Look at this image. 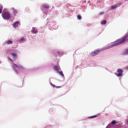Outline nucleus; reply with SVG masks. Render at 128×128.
<instances>
[{"instance_id": "1", "label": "nucleus", "mask_w": 128, "mask_h": 128, "mask_svg": "<svg viewBox=\"0 0 128 128\" xmlns=\"http://www.w3.org/2000/svg\"><path fill=\"white\" fill-rule=\"evenodd\" d=\"M2 16L3 18L5 20H8L11 18V16L8 12H5L2 14Z\"/></svg>"}, {"instance_id": "2", "label": "nucleus", "mask_w": 128, "mask_h": 128, "mask_svg": "<svg viewBox=\"0 0 128 128\" xmlns=\"http://www.w3.org/2000/svg\"><path fill=\"white\" fill-rule=\"evenodd\" d=\"M101 51V50L99 49L95 50L93 51L90 54V56H94L98 54Z\"/></svg>"}, {"instance_id": "3", "label": "nucleus", "mask_w": 128, "mask_h": 128, "mask_svg": "<svg viewBox=\"0 0 128 128\" xmlns=\"http://www.w3.org/2000/svg\"><path fill=\"white\" fill-rule=\"evenodd\" d=\"M117 72L119 73H115V74L117 76H122L123 72L122 69H119L117 70Z\"/></svg>"}, {"instance_id": "4", "label": "nucleus", "mask_w": 128, "mask_h": 128, "mask_svg": "<svg viewBox=\"0 0 128 128\" xmlns=\"http://www.w3.org/2000/svg\"><path fill=\"white\" fill-rule=\"evenodd\" d=\"M118 41L120 43V44H122L126 40V38L124 37L118 40Z\"/></svg>"}, {"instance_id": "5", "label": "nucleus", "mask_w": 128, "mask_h": 128, "mask_svg": "<svg viewBox=\"0 0 128 128\" xmlns=\"http://www.w3.org/2000/svg\"><path fill=\"white\" fill-rule=\"evenodd\" d=\"M13 66H16L19 69H24V68L23 66H21L19 64L18 65H17L16 64H13Z\"/></svg>"}, {"instance_id": "6", "label": "nucleus", "mask_w": 128, "mask_h": 128, "mask_svg": "<svg viewBox=\"0 0 128 128\" xmlns=\"http://www.w3.org/2000/svg\"><path fill=\"white\" fill-rule=\"evenodd\" d=\"M119 42L118 41V40L117 41L114 42V44L112 46H117L120 44Z\"/></svg>"}, {"instance_id": "7", "label": "nucleus", "mask_w": 128, "mask_h": 128, "mask_svg": "<svg viewBox=\"0 0 128 128\" xmlns=\"http://www.w3.org/2000/svg\"><path fill=\"white\" fill-rule=\"evenodd\" d=\"M20 24L19 22H15L13 25V27L14 28H15L17 27Z\"/></svg>"}, {"instance_id": "8", "label": "nucleus", "mask_w": 128, "mask_h": 128, "mask_svg": "<svg viewBox=\"0 0 128 128\" xmlns=\"http://www.w3.org/2000/svg\"><path fill=\"white\" fill-rule=\"evenodd\" d=\"M100 114H98L96 115H95V116H91L90 117H89L88 118H96V117H98L99 116H100Z\"/></svg>"}, {"instance_id": "9", "label": "nucleus", "mask_w": 128, "mask_h": 128, "mask_svg": "<svg viewBox=\"0 0 128 128\" xmlns=\"http://www.w3.org/2000/svg\"><path fill=\"white\" fill-rule=\"evenodd\" d=\"M128 54V49H126L124 50L123 53V55H125Z\"/></svg>"}, {"instance_id": "10", "label": "nucleus", "mask_w": 128, "mask_h": 128, "mask_svg": "<svg viewBox=\"0 0 128 128\" xmlns=\"http://www.w3.org/2000/svg\"><path fill=\"white\" fill-rule=\"evenodd\" d=\"M57 73L59 74V75H61L62 76H64V74L63 73L62 71H58Z\"/></svg>"}, {"instance_id": "11", "label": "nucleus", "mask_w": 128, "mask_h": 128, "mask_svg": "<svg viewBox=\"0 0 128 128\" xmlns=\"http://www.w3.org/2000/svg\"><path fill=\"white\" fill-rule=\"evenodd\" d=\"M13 56V58H14L16 59V54L15 53H12L11 54Z\"/></svg>"}, {"instance_id": "12", "label": "nucleus", "mask_w": 128, "mask_h": 128, "mask_svg": "<svg viewBox=\"0 0 128 128\" xmlns=\"http://www.w3.org/2000/svg\"><path fill=\"white\" fill-rule=\"evenodd\" d=\"M31 32L32 33H34V34H36L38 32V31L34 29H32L31 30Z\"/></svg>"}, {"instance_id": "13", "label": "nucleus", "mask_w": 128, "mask_h": 128, "mask_svg": "<svg viewBox=\"0 0 128 128\" xmlns=\"http://www.w3.org/2000/svg\"><path fill=\"white\" fill-rule=\"evenodd\" d=\"M43 7L44 8L48 9L49 8V6L48 5H44L43 6Z\"/></svg>"}, {"instance_id": "14", "label": "nucleus", "mask_w": 128, "mask_h": 128, "mask_svg": "<svg viewBox=\"0 0 128 128\" xmlns=\"http://www.w3.org/2000/svg\"><path fill=\"white\" fill-rule=\"evenodd\" d=\"M12 42L11 40H8L6 42V43L8 44H12Z\"/></svg>"}, {"instance_id": "15", "label": "nucleus", "mask_w": 128, "mask_h": 128, "mask_svg": "<svg viewBox=\"0 0 128 128\" xmlns=\"http://www.w3.org/2000/svg\"><path fill=\"white\" fill-rule=\"evenodd\" d=\"M77 18L79 20H81L82 18L81 16L78 15L77 16Z\"/></svg>"}, {"instance_id": "16", "label": "nucleus", "mask_w": 128, "mask_h": 128, "mask_svg": "<svg viewBox=\"0 0 128 128\" xmlns=\"http://www.w3.org/2000/svg\"><path fill=\"white\" fill-rule=\"evenodd\" d=\"M106 22V20H104V21H102L101 22V24H105Z\"/></svg>"}, {"instance_id": "17", "label": "nucleus", "mask_w": 128, "mask_h": 128, "mask_svg": "<svg viewBox=\"0 0 128 128\" xmlns=\"http://www.w3.org/2000/svg\"><path fill=\"white\" fill-rule=\"evenodd\" d=\"M116 6H117L116 5H114L112 6L111 8L112 9H115Z\"/></svg>"}, {"instance_id": "18", "label": "nucleus", "mask_w": 128, "mask_h": 128, "mask_svg": "<svg viewBox=\"0 0 128 128\" xmlns=\"http://www.w3.org/2000/svg\"><path fill=\"white\" fill-rule=\"evenodd\" d=\"M60 69V68L59 66H56V71L58 72Z\"/></svg>"}, {"instance_id": "19", "label": "nucleus", "mask_w": 128, "mask_h": 128, "mask_svg": "<svg viewBox=\"0 0 128 128\" xmlns=\"http://www.w3.org/2000/svg\"><path fill=\"white\" fill-rule=\"evenodd\" d=\"M116 123V122L115 120H113L111 122V124H114Z\"/></svg>"}, {"instance_id": "20", "label": "nucleus", "mask_w": 128, "mask_h": 128, "mask_svg": "<svg viewBox=\"0 0 128 128\" xmlns=\"http://www.w3.org/2000/svg\"><path fill=\"white\" fill-rule=\"evenodd\" d=\"M24 39V38H20V40L21 41H22Z\"/></svg>"}, {"instance_id": "21", "label": "nucleus", "mask_w": 128, "mask_h": 128, "mask_svg": "<svg viewBox=\"0 0 128 128\" xmlns=\"http://www.w3.org/2000/svg\"><path fill=\"white\" fill-rule=\"evenodd\" d=\"M2 10L0 8V14L2 12Z\"/></svg>"}, {"instance_id": "22", "label": "nucleus", "mask_w": 128, "mask_h": 128, "mask_svg": "<svg viewBox=\"0 0 128 128\" xmlns=\"http://www.w3.org/2000/svg\"><path fill=\"white\" fill-rule=\"evenodd\" d=\"M8 60H11V61L12 62H13L12 60V59L11 58H9Z\"/></svg>"}, {"instance_id": "23", "label": "nucleus", "mask_w": 128, "mask_h": 128, "mask_svg": "<svg viewBox=\"0 0 128 128\" xmlns=\"http://www.w3.org/2000/svg\"><path fill=\"white\" fill-rule=\"evenodd\" d=\"M51 85L53 87H55V85H53L52 83H51Z\"/></svg>"}, {"instance_id": "24", "label": "nucleus", "mask_w": 128, "mask_h": 128, "mask_svg": "<svg viewBox=\"0 0 128 128\" xmlns=\"http://www.w3.org/2000/svg\"><path fill=\"white\" fill-rule=\"evenodd\" d=\"M60 86H56V88H60Z\"/></svg>"}, {"instance_id": "25", "label": "nucleus", "mask_w": 128, "mask_h": 128, "mask_svg": "<svg viewBox=\"0 0 128 128\" xmlns=\"http://www.w3.org/2000/svg\"><path fill=\"white\" fill-rule=\"evenodd\" d=\"M54 68L55 70H56V66H55Z\"/></svg>"}, {"instance_id": "26", "label": "nucleus", "mask_w": 128, "mask_h": 128, "mask_svg": "<svg viewBox=\"0 0 128 128\" xmlns=\"http://www.w3.org/2000/svg\"><path fill=\"white\" fill-rule=\"evenodd\" d=\"M110 48V47H107V48H106V49H108V48Z\"/></svg>"}, {"instance_id": "27", "label": "nucleus", "mask_w": 128, "mask_h": 128, "mask_svg": "<svg viewBox=\"0 0 128 128\" xmlns=\"http://www.w3.org/2000/svg\"><path fill=\"white\" fill-rule=\"evenodd\" d=\"M103 14V13H100V14Z\"/></svg>"}, {"instance_id": "28", "label": "nucleus", "mask_w": 128, "mask_h": 128, "mask_svg": "<svg viewBox=\"0 0 128 128\" xmlns=\"http://www.w3.org/2000/svg\"><path fill=\"white\" fill-rule=\"evenodd\" d=\"M0 63H1V62L0 61Z\"/></svg>"}]
</instances>
